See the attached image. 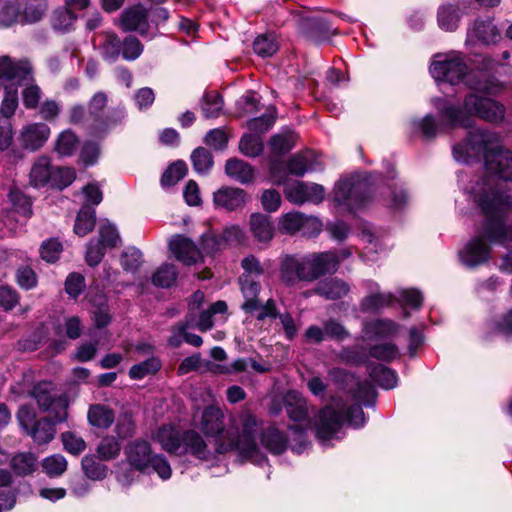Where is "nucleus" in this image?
<instances>
[{
    "instance_id": "8fccbe9b",
    "label": "nucleus",
    "mask_w": 512,
    "mask_h": 512,
    "mask_svg": "<svg viewBox=\"0 0 512 512\" xmlns=\"http://www.w3.org/2000/svg\"><path fill=\"white\" fill-rule=\"evenodd\" d=\"M76 178L74 169L68 167H53L50 186L64 189Z\"/></svg>"
},
{
    "instance_id": "052dcab7",
    "label": "nucleus",
    "mask_w": 512,
    "mask_h": 512,
    "mask_svg": "<svg viewBox=\"0 0 512 512\" xmlns=\"http://www.w3.org/2000/svg\"><path fill=\"white\" fill-rule=\"evenodd\" d=\"M32 80V73L30 79L22 81L25 84V88L22 91L23 104L27 109H34L38 106L41 98V89L36 84L30 83Z\"/></svg>"
},
{
    "instance_id": "5fc2aeb1",
    "label": "nucleus",
    "mask_w": 512,
    "mask_h": 512,
    "mask_svg": "<svg viewBox=\"0 0 512 512\" xmlns=\"http://www.w3.org/2000/svg\"><path fill=\"white\" fill-rule=\"evenodd\" d=\"M160 368V362L157 358H149L130 368L129 375L132 379H143L145 376L154 374Z\"/></svg>"
},
{
    "instance_id": "a19ab883",
    "label": "nucleus",
    "mask_w": 512,
    "mask_h": 512,
    "mask_svg": "<svg viewBox=\"0 0 512 512\" xmlns=\"http://www.w3.org/2000/svg\"><path fill=\"white\" fill-rule=\"evenodd\" d=\"M177 270L172 264H163L152 277V282L155 286L168 288L174 284L177 278Z\"/></svg>"
},
{
    "instance_id": "bb28decb",
    "label": "nucleus",
    "mask_w": 512,
    "mask_h": 512,
    "mask_svg": "<svg viewBox=\"0 0 512 512\" xmlns=\"http://www.w3.org/2000/svg\"><path fill=\"white\" fill-rule=\"evenodd\" d=\"M250 231L254 238L261 243H268L274 236V225L271 218L261 213L250 216Z\"/></svg>"
},
{
    "instance_id": "6e6552de",
    "label": "nucleus",
    "mask_w": 512,
    "mask_h": 512,
    "mask_svg": "<svg viewBox=\"0 0 512 512\" xmlns=\"http://www.w3.org/2000/svg\"><path fill=\"white\" fill-rule=\"evenodd\" d=\"M485 218L486 222L483 233L473 236L459 251L460 262L470 269L484 265L491 259V244L493 242L487 234V228L490 225H495V223L493 219Z\"/></svg>"
},
{
    "instance_id": "9b49d317",
    "label": "nucleus",
    "mask_w": 512,
    "mask_h": 512,
    "mask_svg": "<svg viewBox=\"0 0 512 512\" xmlns=\"http://www.w3.org/2000/svg\"><path fill=\"white\" fill-rule=\"evenodd\" d=\"M284 193L286 198L294 204H303L304 202L320 203L324 199V188L316 183H305L295 181L285 186Z\"/></svg>"
},
{
    "instance_id": "774afa93",
    "label": "nucleus",
    "mask_w": 512,
    "mask_h": 512,
    "mask_svg": "<svg viewBox=\"0 0 512 512\" xmlns=\"http://www.w3.org/2000/svg\"><path fill=\"white\" fill-rule=\"evenodd\" d=\"M62 252V245L55 239H50L44 242L41 246L40 253L43 260L53 263Z\"/></svg>"
},
{
    "instance_id": "1a4fd4ad",
    "label": "nucleus",
    "mask_w": 512,
    "mask_h": 512,
    "mask_svg": "<svg viewBox=\"0 0 512 512\" xmlns=\"http://www.w3.org/2000/svg\"><path fill=\"white\" fill-rule=\"evenodd\" d=\"M368 184L358 177L340 180L334 188V202L348 211L361 208L368 201Z\"/></svg>"
},
{
    "instance_id": "4d7b16f0",
    "label": "nucleus",
    "mask_w": 512,
    "mask_h": 512,
    "mask_svg": "<svg viewBox=\"0 0 512 512\" xmlns=\"http://www.w3.org/2000/svg\"><path fill=\"white\" fill-rule=\"evenodd\" d=\"M303 215L300 212H290L282 215L279 220L280 230L291 235L300 232Z\"/></svg>"
},
{
    "instance_id": "f257e3e1",
    "label": "nucleus",
    "mask_w": 512,
    "mask_h": 512,
    "mask_svg": "<svg viewBox=\"0 0 512 512\" xmlns=\"http://www.w3.org/2000/svg\"><path fill=\"white\" fill-rule=\"evenodd\" d=\"M453 155L463 163L483 158L487 174L472 180L466 192L484 216L493 219L495 225L487 228L490 240L512 249V227L503 223L512 208V196L503 183L512 179V152L502 148L498 133L475 129L453 147Z\"/></svg>"
},
{
    "instance_id": "aec40b11",
    "label": "nucleus",
    "mask_w": 512,
    "mask_h": 512,
    "mask_svg": "<svg viewBox=\"0 0 512 512\" xmlns=\"http://www.w3.org/2000/svg\"><path fill=\"white\" fill-rule=\"evenodd\" d=\"M169 248L174 256L186 265H192L201 258V251L184 236L173 237L169 241Z\"/></svg>"
},
{
    "instance_id": "e2e57ef3",
    "label": "nucleus",
    "mask_w": 512,
    "mask_h": 512,
    "mask_svg": "<svg viewBox=\"0 0 512 512\" xmlns=\"http://www.w3.org/2000/svg\"><path fill=\"white\" fill-rule=\"evenodd\" d=\"M120 450L119 442L112 436L103 438L97 448V452L103 460L116 458Z\"/></svg>"
},
{
    "instance_id": "f8f14e48",
    "label": "nucleus",
    "mask_w": 512,
    "mask_h": 512,
    "mask_svg": "<svg viewBox=\"0 0 512 512\" xmlns=\"http://www.w3.org/2000/svg\"><path fill=\"white\" fill-rule=\"evenodd\" d=\"M305 257L309 281L316 280L328 273H334L340 262L339 256L332 251L314 253Z\"/></svg>"
},
{
    "instance_id": "bf43d9fd",
    "label": "nucleus",
    "mask_w": 512,
    "mask_h": 512,
    "mask_svg": "<svg viewBox=\"0 0 512 512\" xmlns=\"http://www.w3.org/2000/svg\"><path fill=\"white\" fill-rule=\"evenodd\" d=\"M143 52V45L134 36H128L122 41L121 54L123 59L134 61L140 57Z\"/></svg>"
},
{
    "instance_id": "9d476101",
    "label": "nucleus",
    "mask_w": 512,
    "mask_h": 512,
    "mask_svg": "<svg viewBox=\"0 0 512 512\" xmlns=\"http://www.w3.org/2000/svg\"><path fill=\"white\" fill-rule=\"evenodd\" d=\"M181 440L182 448L180 455L188 454L200 460L210 461L221 454L216 445L195 430L184 431Z\"/></svg>"
},
{
    "instance_id": "ddd939ff",
    "label": "nucleus",
    "mask_w": 512,
    "mask_h": 512,
    "mask_svg": "<svg viewBox=\"0 0 512 512\" xmlns=\"http://www.w3.org/2000/svg\"><path fill=\"white\" fill-rule=\"evenodd\" d=\"M31 396L37 401L42 411L50 410L54 405L61 408L62 413L55 416V422H61L66 418V404L62 398L54 394V385L51 382H40L34 386Z\"/></svg>"
},
{
    "instance_id": "7ed1b4c3",
    "label": "nucleus",
    "mask_w": 512,
    "mask_h": 512,
    "mask_svg": "<svg viewBox=\"0 0 512 512\" xmlns=\"http://www.w3.org/2000/svg\"><path fill=\"white\" fill-rule=\"evenodd\" d=\"M431 103L435 109H440L448 125L465 129L474 126L475 118L491 124H500L506 115V108L502 103L474 92L466 94L458 105L440 97L433 98Z\"/></svg>"
},
{
    "instance_id": "49530a36",
    "label": "nucleus",
    "mask_w": 512,
    "mask_h": 512,
    "mask_svg": "<svg viewBox=\"0 0 512 512\" xmlns=\"http://www.w3.org/2000/svg\"><path fill=\"white\" fill-rule=\"evenodd\" d=\"M18 107V91L13 85L5 87L4 98L1 103L0 113L5 118H11Z\"/></svg>"
},
{
    "instance_id": "f3484780",
    "label": "nucleus",
    "mask_w": 512,
    "mask_h": 512,
    "mask_svg": "<svg viewBox=\"0 0 512 512\" xmlns=\"http://www.w3.org/2000/svg\"><path fill=\"white\" fill-rule=\"evenodd\" d=\"M471 6L470 0H456L454 4H446L438 10V24L445 31L457 29L461 14L465 13Z\"/></svg>"
},
{
    "instance_id": "de8ad7c7",
    "label": "nucleus",
    "mask_w": 512,
    "mask_h": 512,
    "mask_svg": "<svg viewBox=\"0 0 512 512\" xmlns=\"http://www.w3.org/2000/svg\"><path fill=\"white\" fill-rule=\"evenodd\" d=\"M98 241L107 248H114L120 244L121 239L114 225L108 221H102L99 226Z\"/></svg>"
},
{
    "instance_id": "0eeeda50",
    "label": "nucleus",
    "mask_w": 512,
    "mask_h": 512,
    "mask_svg": "<svg viewBox=\"0 0 512 512\" xmlns=\"http://www.w3.org/2000/svg\"><path fill=\"white\" fill-rule=\"evenodd\" d=\"M284 404L289 418L300 423L291 427V432L295 436V440H297L296 444H291V449L300 454L308 444L305 439V432L310 426L307 401L301 393L289 391L284 397Z\"/></svg>"
},
{
    "instance_id": "a211bd4d",
    "label": "nucleus",
    "mask_w": 512,
    "mask_h": 512,
    "mask_svg": "<svg viewBox=\"0 0 512 512\" xmlns=\"http://www.w3.org/2000/svg\"><path fill=\"white\" fill-rule=\"evenodd\" d=\"M436 110L438 111L441 117L440 122H438L432 114H427L420 119H414L411 121L413 131L415 133H419L425 139H432L436 137L438 133L458 127L448 125L440 109Z\"/></svg>"
},
{
    "instance_id": "69168bd1",
    "label": "nucleus",
    "mask_w": 512,
    "mask_h": 512,
    "mask_svg": "<svg viewBox=\"0 0 512 512\" xmlns=\"http://www.w3.org/2000/svg\"><path fill=\"white\" fill-rule=\"evenodd\" d=\"M224 247L225 244L221 236H217L212 233L205 234L203 235L201 242V256L213 255Z\"/></svg>"
},
{
    "instance_id": "e433bc0d",
    "label": "nucleus",
    "mask_w": 512,
    "mask_h": 512,
    "mask_svg": "<svg viewBox=\"0 0 512 512\" xmlns=\"http://www.w3.org/2000/svg\"><path fill=\"white\" fill-rule=\"evenodd\" d=\"M297 136L292 131H286L274 135L269 142L272 153L283 155L289 152L296 143Z\"/></svg>"
},
{
    "instance_id": "37998d69",
    "label": "nucleus",
    "mask_w": 512,
    "mask_h": 512,
    "mask_svg": "<svg viewBox=\"0 0 512 512\" xmlns=\"http://www.w3.org/2000/svg\"><path fill=\"white\" fill-rule=\"evenodd\" d=\"M13 470L19 475L32 473L37 467V460L31 453H19L11 460Z\"/></svg>"
},
{
    "instance_id": "473e14b6",
    "label": "nucleus",
    "mask_w": 512,
    "mask_h": 512,
    "mask_svg": "<svg viewBox=\"0 0 512 512\" xmlns=\"http://www.w3.org/2000/svg\"><path fill=\"white\" fill-rule=\"evenodd\" d=\"M262 445L273 454H281L287 448V439L276 427H269L261 434Z\"/></svg>"
},
{
    "instance_id": "423d86ee",
    "label": "nucleus",
    "mask_w": 512,
    "mask_h": 512,
    "mask_svg": "<svg viewBox=\"0 0 512 512\" xmlns=\"http://www.w3.org/2000/svg\"><path fill=\"white\" fill-rule=\"evenodd\" d=\"M125 456L128 464L137 471L147 472L151 467L162 480H168L172 475V469L166 457L162 454L153 455L147 441L130 442L125 448Z\"/></svg>"
},
{
    "instance_id": "09e8293b",
    "label": "nucleus",
    "mask_w": 512,
    "mask_h": 512,
    "mask_svg": "<svg viewBox=\"0 0 512 512\" xmlns=\"http://www.w3.org/2000/svg\"><path fill=\"white\" fill-rule=\"evenodd\" d=\"M82 469L85 475L93 480H101L107 475V467L98 462L94 456L86 455L82 459Z\"/></svg>"
},
{
    "instance_id": "680f3d73",
    "label": "nucleus",
    "mask_w": 512,
    "mask_h": 512,
    "mask_svg": "<svg viewBox=\"0 0 512 512\" xmlns=\"http://www.w3.org/2000/svg\"><path fill=\"white\" fill-rule=\"evenodd\" d=\"M47 10V7L42 2L37 3H29L25 6L22 13V24H32L40 21L45 12Z\"/></svg>"
},
{
    "instance_id": "58836bf2",
    "label": "nucleus",
    "mask_w": 512,
    "mask_h": 512,
    "mask_svg": "<svg viewBox=\"0 0 512 512\" xmlns=\"http://www.w3.org/2000/svg\"><path fill=\"white\" fill-rule=\"evenodd\" d=\"M227 311V304L224 301H217L213 303L208 310L201 312L197 328L205 332L211 329L214 325L213 317L217 314H225Z\"/></svg>"
},
{
    "instance_id": "0e129e2a",
    "label": "nucleus",
    "mask_w": 512,
    "mask_h": 512,
    "mask_svg": "<svg viewBox=\"0 0 512 512\" xmlns=\"http://www.w3.org/2000/svg\"><path fill=\"white\" fill-rule=\"evenodd\" d=\"M42 466L48 475L59 476L66 471L67 461L64 456L56 454L45 458Z\"/></svg>"
},
{
    "instance_id": "c756f323",
    "label": "nucleus",
    "mask_w": 512,
    "mask_h": 512,
    "mask_svg": "<svg viewBox=\"0 0 512 512\" xmlns=\"http://www.w3.org/2000/svg\"><path fill=\"white\" fill-rule=\"evenodd\" d=\"M350 287L345 281L332 278L318 284L315 292L329 300L340 299L348 294Z\"/></svg>"
},
{
    "instance_id": "79ce46f5",
    "label": "nucleus",
    "mask_w": 512,
    "mask_h": 512,
    "mask_svg": "<svg viewBox=\"0 0 512 512\" xmlns=\"http://www.w3.org/2000/svg\"><path fill=\"white\" fill-rule=\"evenodd\" d=\"M202 112L206 118H216L223 108L222 97L217 92H208L202 101Z\"/></svg>"
},
{
    "instance_id": "3c124183",
    "label": "nucleus",
    "mask_w": 512,
    "mask_h": 512,
    "mask_svg": "<svg viewBox=\"0 0 512 512\" xmlns=\"http://www.w3.org/2000/svg\"><path fill=\"white\" fill-rule=\"evenodd\" d=\"M240 151L248 157H257L263 152V142L259 136L246 134L239 142Z\"/></svg>"
},
{
    "instance_id": "cd10ccee",
    "label": "nucleus",
    "mask_w": 512,
    "mask_h": 512,
    "mask_svg": "<svg viewBox=\"0 0 512 512\" xmlns=\"http://www.w3.org/2000/svg\"><path fill=\"white\" fill-rule=\"evenodd\" d=\"M370 294L361 302V310L364 312L377 311L383 307L391 305L395 297L390 293L378 292V285L373 282L368 283Z\"/></svg>"
},
{
    "instance_id": "2eb2a0df",
    "label": "nucleus",
    "mask_w": 512,
    "mask_h": 512,
    "mask_svg": "<svg viewBox=\"0 0 512 512\" xmlns=\"http://www.w3.org/2000/svg\"><path fill=\"white\" fill-rule=\"evenodd\" d=\"M51 130L45 123H30L22 127L19 134L20 145L29 151H36L44 146Z\"/></svg>"
},
{
    "instance_id": "20e7f679",
    "label": "nucleus",
    "mask_w": 512,
    "mask_h": 512,
    "mask_svg": "<svg viewBox=\"0 0 512 512\" xmlns=\"http://www.w3.org/2000/svg\"><path fill=\"white\" fill-rule=\"evenodd\" d=\"M353 398L357 404L346 407L341 399H334L331 405L326 406L319 412L316 425L317 436L322 440H328L340 430L344 421L354 427H360L365 423L364 412L360 406L372 404L376 393L368 382H357Z\"/></svg>"
},
{
    "instance_id": "603ef678",
    "label": "nucleus",
    "mask_w": 512,
    "mask_h": 512,
    "mask_svg": "<svg viewBox=\"0 0 512 512\" xmlns=\"http://www.w3.org/2000/svg\"><path fill=\"white\" fill-rule=\"evenodd\" d=\"M187 166L183 161L170 165L161 178L162 186H173L185 177Z\"/></svg>"
},
{
    "instance_id": "dca6fc26",
    "label": "nucleus",
    "mask_w": 512,
    "mask_h": 512,
    "mask_svg": "<svg viewBox=\"0 0 512 512\" xmlns=\"http://www.w3.org/2000/svg\"><path fill=\"white\" fill-rule=\"evenodd\" d=\"M32 67L26 60H12L9 56H0V81H22L30 79Z\"/></svg>"
},
{
    "instance_id": "338daca9",
    "label": "nucleus",
    "mask_w": 512,
    "mask_h": 512,
    "mask_svg": "<svg viewBox=\"0 0 512 512\" xmlns=\"http://www.w3.org/2000/svg\"><path fill=\"white\" fill-rule=\"evenodd\" d=\"M142 262V253L137 249H128L122 253L121 265L124 270L135 272Z\"/></svg>"
},
{
    "instance_id": "a18cd8bd",
    "label": "nucleus",
    "mask_w": 512,
    "mask_h": 512,
    "mask_svg": "<svg viewBox=\"0 0 512 512\" xmlns=\"http://www.w3.org/2000/svg\"><path fill=\"white\" fill-rule=\"evenodd\" d=\"M253 49L261 57H270L278 50V44L272 34H264L254 40Z\"/></svg>"
},
{
    "instance_id": "864d4df0",
    "label": "nucleus",
    "mask_w": 512,
    "mask_h": 512,
    "mask_svg": "<svg viewBox=\"0 0 512 512\" xmlns=\"http://www.w3.org/2000/svg\"><path fill=\"white\" fill-rule=\"evenodd\" d=\"M78 145V139L71 130L60 133L56 141V151L62 156L71 155Z\"/></svg>"
},
{
    "instance_id": "b1692460",
    "label": "nucleus",
    "mask_w": 512,
    "mask_h": 512,
    "mask_svg": "<svg viewBox=\"0 0 512 512\" xmlns=\"http://www.w3.org/2000/svg\"><path fill=\"white\" fill-rule=\"evenodd\" d=\"M499 38V32L491 20H476L467 32V41L481 42L484 44L495 43Z\"/></svg>"
},
{
    "instance_id": "c85d7f7f",
    "label": "nucleus",
    "mask_w": 512,
    "mask_h": 512,
    "mask_svg": "<svg viewBox=\"0 0 512 512\" xmlns=\"http://www.w3.org/2000/svg\"><path fill=\"white\" fill-rule=\"evenodd\" d=\"M98 36L102 38V42L99 44L102 58L111 63L116 62L121 54L122 41L120 38L112 31L101 32Z\"/></svg>"
},
{
    "instance_id": "393cba45",
    "label": "nucleus",
    "mask_w": 512,
    "mask_h": 512,
    "mask_svg": "<svg viewBox=\"0 0 512 512\" xmlns=\"http://www.w3.org/2000/svg\"><path fill=\"white\" fill-rule=\"evenodd\" d=\"M398 325L391 320L377 319L366 322L363 328V337L366 340H380L394 336Z\"/></svg>"
},
{
    "instance_id": "6e6d98bb",
    "label": "nucleus",
    "mask_w": 512,
    "mask_h": 512,
    "mask_svg": "<svg viewBox=\"0 0 512 512\" xmlns=\"http://www.w3.org/2000/svg\"><path fill=\"white\" fill-rule=\"evenodd\" d=\"M369 354L378 360L390 362L399 357V350L395 344L382 343L372 346Z\"/></svg>"
},
{
    "instance_id": "4468645a",
    "label": "nucleus",
    "mask_w": 512,
    "mask_h": 512,
    "mask_svg": "<svg viewBox=\"0 0 512 512\" xmlns=\"http://www.w3.org/2000/svg\"><path fill=\"white\" fill-rule=\"evenodd\" d=\"M280 280L287 286H293L298 281H309L306 257L285 256L280 264Z\"/></svg>"
},
{
    "instance_id": "412c9836",
    "label": "nucleus",
    "mask_w": 512,
    "mask_h": 512,
    "mask_svg": "<svg viewBox=\"0 0 512 512\" xmlns=\"http://www.w3.org/2000/svg\"><path fill=\"white\" fill-rule=\"evenodd\" d=\"M120 27L123 31H138L144 35L148 31L147 10L138 5L125 10L120 17Z\"/></svg>"
},
{
    "instance_id": "72a5a7b5",
    "label": "nucleus",
    "mask_w": 512,
    "mask_h": 512,
    "mask_svg": "<svg viewBox=\"0 0 512 512\" xmlns=\"http://www.w3.org/2000/svg\"><path fill=\"white\" fill-rule=\"evenodd\" d=\"M95 223V210L92 207L82 206L75 220L74 232L83 237L94 229Z\"/></svg>"
},
{
    "instance_id": "2f4dec72",
    "label": "nucleus",
    "mask_w": 512,
    "mask_h": 512,
    "mask_svg": "<svg viewBox=\"0 0 512 512\" xmlns=\"http://www.w3.org/2000/svg\"><path fill=\"white\" fill-rule=\"evenodd\" d=\"M87 419L90 425L106 429L114 422L115 414L113 410L106 405L94 404L88 409Z\"/></svg>"
},
{
    "instance_id": "13d9d810",
    "label": "nucleus",
    "mask_w": 512,
    "mask_h": 512,
    "mask_svg": "<svg viewBox=\"0 0 512 512\" xmlns=\"http://www.w3.org/2000/svg\"><path fill=\"white\" fill-rule=\"evenodd\" d=\"M318 169H321V167L310 164L307 157L300 154L293 155L288 162L289 172L296 176H303L307 171Z\"/></svg>"
},
{
    "instance_id": "6ab92c4d",
    "label": "nucleus",
    "mask_w": 512,
    "mask_h": 512,
    "mask_svg": "<svg viewBox=\"0 0 512 512\" xmlns=\"http://www.w3.org/2000/svg\"><path fill=\"white\" fill-rule=\"evenodd\" d=\"M213 203L216 208L235 211L244 207L246 193L240 188L222 187L213 193Z\"/></svg>"
},
{
    "instance_id": "39448f33",
    "label": "nucleus",
    "mask_w": 512,
    "mask_h": 512,
    "mask_svg": "<svg viewBox=\"0 0 512 512\" xmlns=\"http://www.w3.org/2000/svg\"><path fill=\"white\" fill-rule=\"evenodd\" d=\"M430 74L437 82L451 85L464 82L469 89L487 95H496L501 90L498 83L487 79L483 73L469 72L460 52L436 54L430 65Z\"/></svg>"
},
{
    "instance_id": "4c0bfd02",
    "label": "nucleus",
    "mask_w": 512,
    "mask_h": 512,
    "mask_svg": "<svg viewBox=\"0 0 512 512\" xmlns=\"http://www.w3.org/2000/svg\"><path fill=\"white\" fill-rule=\"evenodd\" d=\"M17 23L22 24L21 5L18 1H7L0 10V26L7 28Z\"/></svg>"
},
{
    "instance_id": "c03bdc74",
    "label": "nucleus",
    "mask_w": 512,
    "mask_h": 512,
    "mask_svg": "<svg viewBox=\"0 0 512 512\" xmlns=\"http://www.w3.org/2000/svg\"><path fill=\"white\" fill-rule=\"evenodd\" d=\"M191 161L194 170L199 174L207 173L213 166L211 153L203 147H198L192 152Z\"/></svg>"
},
{
    "instance_id": "4be33fe9",
    "label": "nucleus",
    "mask_w": 512,
    "mask_h": 512,
    "mask_svg": "<svg viewBox=\"0 0 512 512\" xmlns=\"http://www.w3.org/2000/svg\"><path fill=\"white\" fill-rule=\"evenodd\" d=\"M182 433L173 425H163L154 434L153 439L161 445V448L170 453L179 455L182 446Z\"/></svg>"
},
{
    "instance_id": "f704fd0d",
    "label": "nucleus",
    "mask_w": 512,
    "mask_h": 512,
    "mask_svg": "<svg viewBox=\"0 0 512 512\" xmlns=\"http://www.w3.org/2000/svg\"><path fill=\"white\" fill-rule=\"evenodd\" d=\"M77 20V15L69 8L65 7L53 12L51 24L54 30L66 33L69 32Z\"/></svg>"
},
{
    "instance_id": "5701e85b",
    "label": "nucleus",
    "mask_w": 512,
    "mask_h": 512,
    "mask_svg": "<svg viewBox=\"0 0 512 512\" xmlns=\"http://www.w3.org/2000/svg\"><path fill=\"white\" fill-rule=\"evenodd\" d=\"M239 285L244 298L241 308L246 313H254L260 307V300L258 299V295L261 290L260 282L253 278L240 276Z\"/></svg>"
},
{
    "instance_id": "a878e982",
    "label": "nucleus",
    "mask_w": 512,
    "mask_h": 512,
    "mask_svg": "<svg viewBox=\"0 0 512 512\" xmlns=\"http://www.w3.org/2000/svg\"><path fill=\"white\" fill-rule=\"evenodd\" d=\"M53 166L50 158L47 156H39L33 163L29 180L30 184L36 188L50 185Z\"/></svg>"
},
{
    "instance_id": "7c9ffc66",
    "label": "nucleus",
    "mask_w": 512,
    "mask_h": 512,
    "mask_svg": "<svg viewBox=\"0 0 512 512\" xmlns=\"http://www.w3.org/2000/svg\"><path fill=\"white\" fill-rule=\"evenodd\" d=\"M225 173L228 177L242 184L251 182L254 177V170L252 166L245 161L236 158L227 160Z\"/></svg>"
},
{
    "instance_id": "ea45409f",
    "label": "nucleus",
    "mask_w": 512,
    "mask_h": 512,
    "mask_svg": "<svg viewBox=\"0 0 512 512\" xmlns=\"http://www.w3.org/2000/svg\"><path fill=\"white\" fill-rule=\"evenodd\" d=\"M371 378L385 389H392L397 385V375L391 369L383 366L376 365L371 369Z\"/></svg>"
},
{
    "instance_id": "f03ea898",
    "label": "nucleus",
    "mask_w": 512,
    "mask_h": 512,
    "mask_svg": "<svg viewBox=\"0 0 512 512\" xmlns=\"http://www.w3.org/2000/svg\"><path fill=\"white\" fill-rule=\"evenodd\" d=\"M222 410L215 406L206 407L199 422L204 436L217 446L220 453L237 449L239 454L255 464L262 465L266 457L259 452L257 437L259 425L255 416L242 413L226 427Z\"/></svg>"
},
{
    "instance_id": "c9c22d12",
    "label": "nucleus",
    "mask_w": 512,
    "mask_h": 512,
    "mask_svg": "<svg viewBox=\"0 0 512 512\" xmlns=\"http://www.w3.org/2000/svg\"><path fill=\"white\" fill-rule=\"evenodd\" d=\"M55 420L52 422L47 418H43L36 422L35 426L29 431V435L38 444H45L53 439L55 435Z\"/></svg>"
}]
</instances>
